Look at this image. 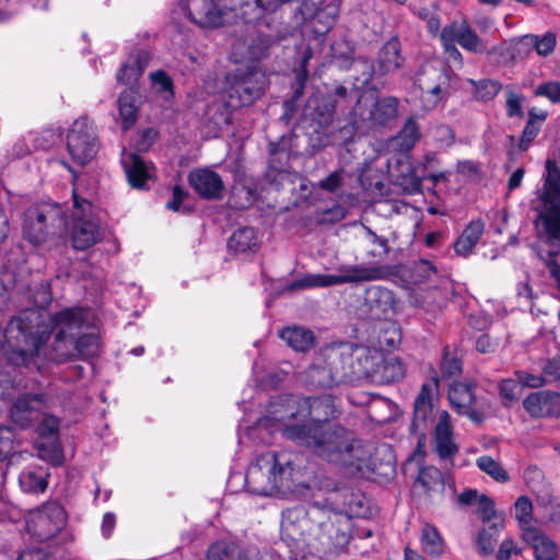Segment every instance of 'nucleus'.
Instances as JSON below:
<instances>
[{
  "label": "nucleus",
  "instance_id": "obj_27",
  "mask_svg": "<svg viewBox=\"0 0 560 560\" xmlns=\"http://www.w3.org/2000/svg\"><path fill=\"white\" fill-rule=\"evenodd\" d=\"M485 232V223L481 220L471 221L463 231L462 235L454 244V250L457 255L467 257L479 242Z\"/></svg>",
  "mask_w": 560,
  "mask_h": 560
},
{
  "label": "nucleus",
  "instance_id": "obj_50",
  "mask_svg": "<svg viewBox=\"0 0 560 560\" xmlns=\"http://www.w3.org/2000/svg\"><path fill=\"white\" fill-rule=\"evenodd\" d=\"M144 66H140V60L137 61V66L126 63L117 73V81L122 84H130L136 82L142 74Z\"/></svg>",
  "mask_w": 560,
  "mask_h": 560
},
{
  "label": "nucleus",
  "instance_id": "obj_64",
  "mask_svg": "<svg viewBox=\"0 0 560 560\" xmlns=\"http://www.w3.org/2000/svg\"><path fill=\"white\" fill-rule=\"evenodd\" d=\"M544 513L548 521L553 523L560 522V504L549 500L544 505Z\"/></svg>",
  "mask_w": 560,
  "mask_h": 560
},
{
  "label": "nucleus",
  "instance_id": "obj_4",
  "mask_svg": "<svg viewBox=\"0 0 560 560\" xmlns=\"http://www.w3.org/2000/svg\"><path fill=\"white\" fill-rule=\"evenodd\" d=\"M387 266L378 265H341L335 275H310L293 282L291 289L313 287H332L345 283H360L383 280L390 276Z\"/></svg>",
  "mask_w": 560,
  "mask_h": 560
},
{
  "label": "nucleus",
  "instance_id": "obj_57",
  "mask_svg": "<svg viewBox=\"0 0 560 560\" xmlns=\"http://www.w3.org/2000/svg\"><path fill=\"white\" fill-rule=\"evenodd\" d=\"M435 268L431 265V262L427 260H420L415 265L413 276L415 282L420 283L428 279H430L431 275L435 273Z\"/></svg>",
  "mask_w": 560,
  "mask_h": 560
},
{
  "label": "nucleus",
  "instance_id": "obj_30",
  "mask_svg": "<svg viewBox=\"0 0 560 560\" xmlns=\"http://www.w3.org/2000/svg\"><path fill=\"white\" fill-rule=\"evenodd\" d=\"M49 474L42 467L30 466L19 477V483L25 492L43 493L48 486Z\"/></svg>",
  "mask_w": 560,
  "mask_h": 560
},
{
  "label": "nucleus",
  "instance_id": "obj_43",
  "mask_svg": "<svg viewBox=\"0 0 560 560\" xmlns=\"http://www.w3.org/2000/svg\"><path fill=\"white\" fill-rule=\"evenodd\" d=\"M478 468L485 474L489 475L498 482H506L509 474L505 469L491 456L483 455L477 458Z\"/></svg>",
  "mask_w": 560,
  "mask_h": 560
},
{
  "label": "nucleus",
  "instance_id": "obj_42",
  "mask_svg": "<svg viewBox=\"0 0 560 560\" xmlns=\"http://www.w3.org/2000/svg\"><path fill=\"white\" fill-rule=\"evenodd\" d=\"M77 358H91L97 355L100 351V341L96 335L86 334L75 336Z\"/></svg>",
  "mask_w": 560,
  "mask_h": 560
},
{
  "label": "nucleus",
  "instance_id": "obj_19",
  "mask_svg": "<svg viewBox=\"0 0 560 560\" xmlns=\"http://www.w3.org/2000/svg\"><path fill=\"white\" fill-rule=\"evenodd\" d=\"M524 409L530 417L560 416V394L540 390L529 394L523 401Z\"/></svg>",
  "mask_w": 560,
  "mask_h": 560
},
{
  "label": "nucleus",
  "instance_id": "obj_7",
  "mask_svg": "<svg viewBox=\"0 0 560 560\" xmlns=\"http://www.w3.org/2000/svg\"><path fill=\"white\" fill-rule=\"evenodd\" d=\"M440 40L447 61L453 62L458 68L463 67L464 60L456 44L475 54H481L486 50L482 39L465 20L454 21L445 25L440 33Z\"/></svg>",
  "mask_w": 560,
  "mask_h": 560
},
{
  "label": "nucleus",
  "instance_id": "obj_34",
  "mask_svg": "<svg viewBox=\"0 0 560 560\" xmlns=\"http://www.w3.org/2000/svg\"><path fill=\"white\" fill-rule=\"evenodd\" d=\"M373 372L378 375L382 382L392 383L405 376V365L399 358L389 357L384 359Z\"/></svg>",
  "mask_w": 560,
  "mask_h": 560
},
{
  "label": "nucleus",
  "instance_id": "obj_16",
  "mask_svg": "<svg viewBox=\"0 0 560 560\" xmlns=\"http://www.w3.org/2000/svg\"><path fill=\"white\" fill-rule=\"evenodd\" d=\"M45 408L46 396L42 394H26L14 401L10 410V417L15 425L26 429L39 419Z\"/></svg>",
  "mask_w": 560,
  "mask_h": 560
},
{
  "label": "nucleus",
  "instance_id": "obj_48",
  "mask_svg": "<svg viewBox=\"0 0 560 560\" xmlns=\"http://www.w3.org/2000/svg\"><path fill=\"white\" fill-rule=\"evenodd\" d=\"M515 517L522 526H528L533 518V504L527 497H520L515 504Z\"/></svg>",
  "mask_w": 560,
  "mask_h": 560
},
{
  "label": "nucleus",
  "instance_id": "obj_52",
  "mask_svg": "<svg viewBox=\"0 0 560 560\" xmlns=\"http://www.w3.org/2000/svg\"><path fill=\"white\" fill-rule=\"evenodd\" d=\"M343 170L330 173L326 178L318 182L317 187L328 192H336L343 184Z\"/></svg>",
  "mask_w": 560,
  "mask_h": 560
},
{
  "label": "nucleus",
  "instance_id": "obj_28",
  "mask_svg": "<svg viewBox=\"0 0 560 560\" xmlns=\"http://www.w3.org/2000/svg\"><path fill=\"white\" fill-rule=\"evenodd\" d=\"M125 171L129 184L135 188H145L147 182L152 178V167L136 154L125 162Z\"/></svg>",
  "mask_w": 560,
  "mask_h": 560
},
{
  "label": "nucleus",
  "instance_id": "obj_39",
  "mask_svg": "<svg viewBox=\"0 0 560 560\" xmlns=\"http://www.w3.org/2000/svg\"><path fill=\"white\" fill-rule=\"evenodd\" d=\"M38 456L51 463L60 465L63 462V454L59 444V439H39L37 442Z\"/></svg>",
  "mask_w": 560,
  "mask_h": 560
},
{
  "label": "nucleus",
  "instance_id": "obj_15",
  "mask_svg": "<svg viewBox=\"0 0 560 560\" xmlns=\"http://www.w3.org/2000/svg\"><path fill=\"white\" fill-rule=\"evenodd\" d=\"M352 352V345L348 342L332 343L323 350L322 355L328 360V366L314 364L307 371V378L314 386L326 387L335 383L332 370L336 368V361L343 354Z\"/></svg>",
  "mask_w": 560,
  "mask_h": 560
},
{
  "label": "nucleus",
  "instance_id": "obj_1",
  "mask_svg": "<svg viewBox=\"0 0 560 560\" xmlns=\"http://www.w3.org/2000/svg\"><path fill=\"white\" fill-rule=\"evenodd\" d=\"M272 412L283 422V436L313 448L319 457L343 467L349 475L373 470L372 445L331 422L339 413L331 396H289Z\"/></svg>",
  "mask_w": 560,
  "mask_h": 560
},
{
  "label": "nucleus",
  "instance_id": "obj_40",
  "mask_svg": "<svg viewBox=\"0 0 560 560\" xmlns=\"http://www.w3.org/2000/svg\"><path fill=\"white\" fill-rule=\"evenodd\" d=\"M308 520L313 528L317 526L324 534L327 533V528L331 526V515H338L339 512H335L330 509L324 508L318 503L313 504L306 510Z\"/></svg>",
  "mask_w": 560,
  "mask_h": 560
},
{
  "label": "nucleus",
  "instance_id": "obj_33",
  "mask_svg": "<svg viewBox=\"0 0 560 560\" xmlns=\"http://www.w3.org/2000/svg\"><path fill=\"white\" fill-rule=\"evenodd\" d=\"M416 486L421 487L427 494L441 492L444 488L442 472L433 466L422 467L419 470Z\"/></svg>",
  "mask_w": 560,
  "mask_h": 560
},
{
  "label": "nucleus",
  "instance_id": "obj_21",
  "mask_svg": "<svg viewBox=\"0 0 560 560\" xmlns=\"http://www.w3.org/2000/svg\"><path fill=\"white\" fill-rule=\"evenodd\" d=\"M438 387V382L425 383L421 386L415 401L412 428L415 430L423 429L427 425L433 410L434 392Z\"/></svg>",
  "mask_w": 560,
  "mask_h": 560
},
{
  "label": "nucleus",
  "instance_id": "obj_51",
  "mask_svg": "<svg viewBox=\"0 0 560 560\" xmlns=\"http://www.w3.org/2000/svg\"><path fill=\"white\" fill-rule=\"evenodd\" d=\"M14 450V432L9 427H0V460H4Z\"/></svg>",
  "mask_w": 560,
  "mask_h": 560
},
{
  "label": "nucleus",
  "instance_id": "obj_10",
  "mask_svg": "<svg viewBox=\"0 0 560 560\" xmlns=\"http://www.w3.org/2000/svg\"><path fill=\"white\" fill-rule=\"evenodd\" d=\"M66 520L63 508L57 502H48L30 514L26 527L38 541H45L63 528Z\"/></svg>",
  "mask_w": 560,
  "mask_h": 560
},
{
  "label": "nucleus",
  "instance_id": "obj_12",
  "mask_svg": "<svg viewBox=\"0 0 560 560\" xmlns=\"http://www.w3.org/2000/svg\"><path fill=\"white\" fill-rule=\"evenodd\" d=\"M474 382H454L448 388V401L452 408L475 423H481L485 419L486 404L480 401L476 394Z\"/></svg>",
  "mask_w": 560,
  "mask_h": 560
},
{
  "label": "nucleus",
  "instance_id": "obj_44",
  "mask_svg": "<svg viewBox=\"0 0 560 560\" xmlns=\"http://www.w3.org/2000/svg\"><path fill=\"white\" fill-rule=\"evenodd\" d=\"M364 230L366 235L369 236V240L373 247H378V249H371L366 252V256L369 259L372 260H382L384 259L389 250L390 247L388 245V241L385 237L378 236L371 228L364 225Z\"/></svg>",
  "mask_w": 560,
  "mask_h": 560
},
{
  "label": "nucleus",
  "instance_id": "obj_53",
  "mask_svg": "<svg viewBox=\"0 0 560 560\" xmlns=\"http://www.w3.org/2000/svg\"><path fill=\"white\" fill-rule=\"evenodd\" d=\"M535 94L547 97L553 103L560 102V82L550 81L540 84L535 90Z\"/></svg>",
  "mask_w": 560,
  "mask_h": 560
},
{
  "label": "nucleus",
  "instance_id": "obj_63",
  "mask_svg": "<svg viewBox=\"0 0 560 560\" xmlns=\"http://www.w3.org/2000/svg\"><path fill=\"white\" fill-rule=\"evenodd\" d=\"M544 374L549 381L560 380V354L545 365Z\"/></svg>",
  "mask_w": 560,
  "mask_h": 560
},
{
  "label": "nucleus",
  "instance_id": "obj_3",
  "mask_svg": "<svg viewBox=\"0 0 560 560\" xmlns=\"http://www.w3.org/2000/svg\"><path fill=\"white\" fill-rule=\"evenodd\" d=\"M292 472L293 466L288 454L267 452L249 468L247 480L254 485L255 492L270 495L291 480Z\"/></svg>",
  "mask_w": 560,
  "mask_h": 560
},
{
  "label": "nucleus",
  "instance_id": "obj_13",
  "mask_svg": "<svg viewBox=\"0 0 560 560\" xmlns=\"http://www.w3.org/2000/svg\"><path fill=\"white\" fill-rule=\"evenodd\" d=\"M399 102L394 96L374 98L362 95L357 104V110L372 127H388L398 116Z\"/></svg>",
  "mask_w": 560,
  "mask_h": 560
},
{
  "label": "nucleus",
  "instance_id": "obj_45",
  "mask_svg": "<svg viewBox=\"0 0 560 560\" xmlns=\"http://www.w3.org/2000/svg\"><path fill=\"white\" fill-rule=\"evenodd\" d=\"M500 528L498 525H490L488 528H483L480 530L477 539V545L479 552L481 555H490L493 552L498 537H499Z\"/></svg>",
  "mask_w": 560,
  "mask_h": 560
},
{
  "label": "nucleus",
  "instance_id": "obj_31",
  "mask_svg": "<svg viewBox=\"0 0 560 560\" xmlns=\"http://www.w3.org/2000/svg\"><path fill=\"white\" fill-rule=\"evenodd\" d=\"M228 246L237 254L255 252L258 248L257 234L252 228H241L231 235Z\"/></svg>",
  "mask_w": 560,
  "mask_h": 560
},
{
  "label": "nucleus",
  "instance_id": "obj_46",
  "mask_svg": "<svg viewBox=\"0 0 560 560\" xmlns=\"http://www.w3.org/2000/svg\"><path fill=\"white\" fill-rule=\"evenodd\" d=\"M39 439H59V420L58 418L44 415L42 422L37 429Z\"/></svg>",
  "mask_w": 560,
  "mask_h": 560
},
{
  "label": "nucleus",
  "instance_id": "obj_2",
  "mask_svg": "<svg viewBox=\"0 0 560 560\" xmlns=\"http://www.w3.org/2000/svg\"><path fill=\"white\" fill-rule=\"evenodd\" d=\"M40 314L25 311L10 320L3 332L1 349L8 361L15 366L31 364L39 354L48 334L40 329Z\"/></svg>",
  "mask_w": 560,
  "mask_h": 560
},
{
  "label": "nucleus",
  "instance_id": "obj_11",
  "mask_svg": "<svg viewBox=\"0 0 560 560\" xmlns=\"http://www.w3.org/2000/svg\"><path fill=\"white\" fill-rule=\"evenodd\" d=\"M185 14L201 28L213 30L224 24L226 11L215 0H180L174 13Z\"/></svg>",
  "mask_w": 560,
  "mask_h": 560
},
{
  "label": "nucleus",
  "instance_id": "obj_9",
  "mask_svg": "<svg viewBox=\"0 0 560 560\" xmlns=\"http://www.w3.org/2000/svg\"><path fill=\"white\" fill-rule=\"evenodd\" d=\"M98 147L93 121L88 117L74 120L67 136V149L72 161L82 166L90 163L95 158Z\"/></svg>",
  "mask_w": 560,
  "mask_h": 560
},
{
  "label": "nucleus",
  "instance_id": "obj_18",
  "mask_svg": "<svg viewBox=\"0 0 560 560\" xmlns=\"http://www.w3.org/2000/svg\"><path fill=\"white\" fill-rule=\"evenodd\" d=\"M281 534L287 540L299 542L313 534V526L305 509L289 510L282 518Z\"/></svg>",
  "mask_w": 560,
  "mask_h": 560
},
{
  "label": "nucleus",
  "instance_id": "obj_49",
  "mask_svg": "<svg viewBox=\"0 0 560 560\" xmlns=\"http://www.w3.org/2000/svg\"><path fill=\"white\" fill-rule=\"evenodd\" d=\"M500 89L499 82L482 80L476 84L475 96L480 101H490L500 92Z\"/></svg>",
  "mask_w": 560,
  "mask_h": 560
},
{
  "label": "nucleus",
  "instance_id": "obj_17",
  "mask_svg": "<svg viewBox=\"0 0 560 560\" xmlns=\"http://www.w3.org/2000/svg\"><path fill=\"white\" fill-rule=\"evenodd\" d=\"M433 445L441 459H451L458 453L459 448L455 442L451 415L446 410H441L438 415Z\"/></svg>",
  "mask_w": 560,
  "mask_h": 560
},
{
  "label": "nucleus",
  "instance_id": "obj_35",
  "mask_svg": "<svg viewBox=\"0 0 560 560\" xmlns=\"http://www.w3.org/2000/svg\"><path fill=\"white\" fill-rule=\"evenodd\" d=\"M327 529L325 535L337 546H342L350 538V518L342 513L331 515V526Z\"/></svg>",
  "mask_w": 560,
  "mask_h": 560
},
{
  "label": "nucleus",
  "instance_id": "obj_37",
  "mask_svg": "<svg viewBox=\"0 0 560 560\" xmlns=\"http://www.w3.org/2000/svg\"><path fill=\"white\" fill-rule=\"evenodd\" d=\"M208 560H248L237 545L230 541H218L208 550Z\"/></svg>",
  "mask_w": 560,
  "mask_h": 560
},
{
  "label": "nucleus",
  "instance_id": "obj_32",
  "mask_svg": "<svg viewBox=\"0 0 560 560\" xmlns=\"http://www.w3.org/2000/svg\"><path fill=\"white\" fill-rule=\"evenodd\" d=\"M434 73L439 78L436 84H430L427 79L420 80L422 92V100L424 106L428 108L435 107L444 97L446 90V79L441 71L435 70Z\"/></svg>",
  "mask_w": 560,
  "mask_h": 560
},
{
  "label": "nucleus",
  "instance_id": "obj_58",
  "mask_svg": "<svg viewBox=\"0 0 560 560\" xmlns=\"http://www.w3.org/2000/svg\"><path fill=\"white\" fill-rule=\"evenodd\" d=\"M517 382L520 385L532 387V388H538L541 387L546 380L540 375H534L524 371L516 372Z\"/></svg>",
  "mask_w": 560,
  "mask_h": 560
},
{
  "label": "nucleus",
  "instance_id": "obj_29",
  "mask_svg": "<svg viewBox=\"0 0 560 560\" xmlns=\"http://www.w3.org/2000/svg\"><path fill=\"white\" fill-rule=\"evenodd\" d=\"M289 347L298 352H306L314 347L315 337L314 334L303 327H287L279 334Z\"/></svg>",
  "mask_w": 560,
  "mask_h": 560
},
{
  "label": "nucleus",
  "instance_id": "obj_6",
  "mask_svg": "<svg viewBox=\"0 0 560 560\" xmlns=\"http://www.w3.org/2000/svg\"><path fill=\"white\" fill-rule=\"evenodd\" d=\"M85 313L81 308H66L51 317L56 329L51 345V358L58 362L75 359V336L81 331Z\"/></svg>",
  "mask_w": 560,
  "mask_h": 560
},
{
  "label": "nucleus",
  "instance_id": "obj_23",
  "mask_svg": "<svg viewBox=\"0 0 560 560\" xmlns=\"http://www.w3.org/2000/svg\"><path fill=\"white\" fill-rule=\"evenodd\" d=\"M523 538L533 547L536 560L557 559L558 549L556 544L537 529L532 527L524 528Z\"/></svg>",
  "mask_w": 560,
  "mask_h": 560
},
{
  "label": "nucleus",
  "instance_id": "obj_38",
  "mask_svg": "<svg viewBox=\"0 0 560 560\" xmlns=\"http://www.w3.org/2000/svg\"><path fill=\"white\" fill-rule=\"evenodd\" d=\"M534 35H525L509 44H502L501 50H506L511 60H521L526 58L534 49Z\"/></svg>",
  "mask_w": 560,
  "mask_h": 560
},
{
  "label": "nucleus",
  "instance_id": "obj_25",
  "mask_svg": "<svg viewBox=\"0 0 560 560\" xmlns=\"http://www.w3.org/2000/svg\"><path fill=\"white\" fill-rule=\"evenodd\" d=\"M338 8L334 3H327L320 8L316 15L305 24V32L313 34L315 38L326 35L334 26Z\"/></svg>",
  "mask_w": 560,
  "mask_h": 560
},
{
  "label": "nucleus",
  "instance_id": "obj_61",
  "mask_svg": "<svg viewBox=\"0 0 560 560\" xmlns=\"http://www.w3.org/2000/svg\"><path fill=\"white\" fill-rule=\"evenodd\" d=\"M442 372L447 376H456L462 372V362L457 358L444 357Z\"/></svg>",
  "mask_w": 560,
  "mask_h": 560
},
{
  "label": "nucleus",
  "instance_id": "obj_36",
  "mask_svg": "<svg viewBox=\"0 0 560 560\" xmlns=\"http://www.w3.org/2000/svg\"><path fill=\"white\" fill-rule=\"evenodd\" d=\"M420 138L419 126L410 118L408 119L399 133L393 139L395 147L401 151H410Z\"/></svg>",
  "mask_w": 560,
  "mask_h": 560
},
{
  "label": "nucleus",
  "instance_id": "obj_59",
  "mask_svg": "<svg viewBox=\"0 0 560 560\" xmlns=\"http://www.w3.org/2000/svg\"><path fill=\"white\" fill-rule=\"evenodd\" d=\"M319 10L320 8L315 0H304L299 8V12L302 15L305 24L311 21V19H313Z\"/></svg>",
  "mask_w": 560,
  "mask_h": 560
},
{
  "label": "nucleus",
  "instance_id": "obj_14",
  "mask_svg": "<svg viewBox=\"0 0 560 560\" xmlns=\"http://www.w3.org/2000/svg\"><path fill=\"white\" fill-rule=\"evenodd\" d=\"M61 224L62 218L56 209L33 208L25 213L24 237L33 244L43 243L49 234L55 233V224Z\"/></svg>",
  "mask_w": 560,
  "mask_h": 560
},
{
  "label": "nucleus",
  "instance_id": "obj_41",
  "mask_svg": "<svg viewBox=\"0 0 560 560\" xmlns=\"http://www.w3.org/2000/svg\"><path fill=\"white\" fill-rule=\"evenodd\" d=\"M421 542L423 550L431 556L443 552V540L434 526L425 524L422 528Z\"/></svg>",
  "mask_w": 560,
  "mask_h": 560
},
{
  "label": "nucleus",
  "instance_id": "obj_20",
  "mask_svg": "<svg viewBox=\"0 0 560 560\" xmlns=\"http://www.w3.org/2000/svg\"><path fill=\"white\" fill-rule=\"evenodd\" d=\"M189 185L206 199H220L224 184L219 174L208 168H197L188 175Z\"/></svg>",
  "mask_w": 560,
  "mask_h": 560
},
{
  "label": "nucleus",
  "instance_id": "obj_54",
  "mask_svg": "<svg viewBox=\"0 0 560 560\" xmlns=\"http://www.w3.org/2000/svg\"><path fill=\"white\" fill-rule=\"evenodd\" d=\"M535 46L534 49L540 56H547L553 51L556 46V36L552 33L545 34L541 38L534 35Z\"/></svg>",
  "mask_w": 560,
  "mask_h": 560
},
{
  "label": "nucleus",
  "instance_id": "obj_22",
  "mask_svg": "<svg viewBox=\"0 0 560 560\" xmlns=\"http://www.w3.org/2000/svg\"><path fill=\"white\" fill-rule=\"evenodd\" d=\"M140 105L141 96L137 90L131 88L120 93L117 100L118 116L125 131L135 125Z\"/></svg>",
  "mask_w": 560,
  "mask_h": 560
},
{
  "label": "nucleus",
  "instance_id": "obj_24",
  "mask_svg": "<svg viewBox=\"0 0 560 560\" xmlns=\"http://www.w3.org/2000/svg\"><path fill=\"white\" fill-rule=\"evenodd\" d=\"M262 93V85L257 81L255 74L249 73L237 79L230 90V97L238 98L240 105H249Z\"/></svg>",
  "mask_w": 560,
  "mask_h": 560
},
{
  "label": "nucleus",
  "instance_id": "obj_47",
  "mask_svg": "<svg viewBox=\"0 0 560 560\" xmlns=\"http://www.w3.org/2000/svg\"><path fill=\"white\" fill-rule=\"evenodd\" d=\"M522 386L517 381L504 380L501 382L499 390L505 406L516 401L521 395Z\"/></svg>",
  "mask_w": 560,
  "mask_h": 560
},
{
  "label": "nucleus",
  "instance_id": "obj_60",
  "mask_svg": "<svg viewBox=\"0 0 560 560\" xmlns=\"http://www.w3.org/2000/svg\"><path fill=\"white\" fill-rule=\"evenodd\" d=\"M537 133H538V127L534 124V121L529 120L526 124L525 129L523 131L521 143H520V149L522 151H526L529 143L534 140V138L537 136Z\"/></svg>",
  "mask_w": 560,
  "mask_h": 560
},
{
  "label": "nucleus",
  "instance_id": "obj_55",
  "mask_svg": "<svg viewBox=\"0 0 560 560\" xmlns=\"http://www.w3.org/2000/svg\"><path fill=\"white\" fill-rule=\"evenodd\" d=\"M522 102L523 97L522 95L509 91L506 93V112L510 117H522L523 116V109H522Z\"/></svg>",
  "mask_w": 560,
  "mask_h": 560
},
{
  "label": "nucleus",
  "instance_id": "obj_26",
  "mask_svg": "<svg viewBox=\"0 0 560 560\" xmlns=\"http://www.w3.org/2000/svg\"><path fill=\"white\" fill-rule=\"evenodd\" d=\"M404 65L400 55V43L397 38H390L380 50L377 67L383 74L394 72Z\"/></svg>",
  "mask_w": 560,
  "mask_h": 560
},
{
  "label": "nucleus",
  "instance_id": "obj_62",
  "mask_svg": "<svg viewBox=\"0 0 560 560\" xmlns=\"http://www.w3.org/2000/svg\"><path fill=\"white\" fill-rule=\"evenodd\" d=\"M313 58V50L307 47L302 55V61H301V69L298 73V80L301 84V88L304 86L307 78H308V71H307V65L310 60Z\"/></svg>",
  "mask_w": 560,
  "mask_h": 560
},
{
  "label": "nucleus",
  "instance_id": "obj_8",
  "mask_svg": "<svg viewBox=\"0 0 560 560\" xmlns=\"http://www.w3.org/2000/svg\"><path fill=\"white\" fill-rule=\"evenodd\" d=\"M102 238L100 222L92 203L73 191V212L70 225V240L73 248L84 250Z\"/></svg>",
  "mask_w": 560,
  "mask_h": 560
},
{
  "label": "nucleus",
  "instance_id": "obj_5",
  "mask_svg": "<svg viewBox=\"0 0 560 560\" xmlns=\"http://www.w3.org/2000/svg\"><path fill=\"white\" fill-rule=\"evenodd\" d=\"M546 177L540 194L541 207L537 208L535 225H542L547 237L560 240V171L550 161L546 164Z\"/></svg>",
  "mask_w": 560,
  "mask_h": 560
},
{
  "label": "nucleus",
  "instance_id": "obj_56",
  "mask_svg": "<svg viewBox=\"0 0 560 560\" xmlns=\"http://www.w3.org/2000/svg\"><path fill=\"white\" fill-rule=\"evenodd\" d=\"M477 513L482 521H490L495 515L494 503L486 494H480Z\"/></svg>",
  "mask_w": 560,
  "mask_h": 560
}]
</instances>
